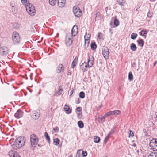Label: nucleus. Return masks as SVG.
<instances>
[{"mask_svg":"<svg viewBox=\"0 0 157 157\" xmlns=\"http://www.w3.org/2000/svg\"><path fill=\"white\" fill-rule=\"evenodd\" d=\"M25 140L24 136H21L17 138L13 144L12 140H10V143L13 147H22L25 145Z\"/></svg>","mask_w":157,"mask_h":157,"instance_id":"1","label":"nucleus"},{"mask_svg":"<svg viewBox=\"0 0 157 157\" xmlns=\"http://www.w3.org/2000/svg\"><path fill=\"white\" fill-rule=\"evenodd\" d=\"M12 40L14 44H19L21 40V37L18 33L14 32L12 34Z\"/></svg>","mask_w":157,"mask_h":157,"instance_id":"2","label":"nucleus"},{"mask_svg":"<svg viewBox=\"0 0 157 157\" xmlns=\"http://www.w3.org/2000/svg\"><path fill=\"white\" fill-rule=\"evenodd\" d=\"M26 10L28 13L31 16H34L35 10L34 6L31 3H28L25 5Z\"/></svg>","mask_w":157,"mask_h":157,"instance_id":"3","label":"nucleus"},{"mask_svg":"<svg viewBox=\"0 0 157 157\" xmlns=\"http://www.w3.org/2000/svg\"><path fill=\"white\" fill-rule=\"evenodd\" d=\"M30 141L31 146L33 147H35L37 144L38 139L36 135H31L30 136Z\"/></svg>","mask_w":157,"mask_h":157,"instance_id":"4","label":"nucleus"},{"mask_svg":"<svg viewBox=\"0 0 157 157\" xmlns=\"http://www.w3.org/2000/svg\"><path fill=\"white\" fill-rule=\"evenodd\" d=\"M102 54L104 58L108 59L109 56V52L108 48L106 46H104L102 48Z\"/></svg>","mask_w":157,"mask_h":157,"instance_id":"5","label":"nucleus"},{"mask_svg":"<svg viewBox=\"0 0 157 157\" xmlns=\"http://www.w3.org/2000/svg\"><path fill=\"white\" fill-rule=\"evenodd\" d=\"M73 12L75 16L79 17L82 15V11L77 6H75L73 8Z\"/></svg>","mask_w":157,"mask_h":157,"instance_id":"6","label":"nucleus"},{"mask_svg":"<svg viewBox=\"0 0 157 157\" xmlns=\"http://www.w3.org/2000/svg\"><path fill=\"white\" fill-rule=\"evenodd\" d=\"M72 36L70 33H67L65 39V43L67 46H69L72 44Z\"/></svg>","mask_w":157,"mask_h":157,"instance_id":"7","label":"nucleus"},{"mask_svg":"<svg viewBox=\"0 0 157 157\" xmlns=\"http://www.w3.org/2000/svg\"><path fill=\"white\" fill-rule=\"evenodd\" d=\"M8 53V49L5 47H3L0 48V54L2 56H5Z\"/></svg>","mask_w":157,"mask_h":157,"instance_id":"8","label":"nucleus"},{"mask_svg":"<svg viewBox=\"0 0 157 157\" xmlns=\"http://www.w3.org/2000/svg\"><path fill=\"white\" fill-rule=\"evenodd\" d=\"M87 63L89 68H90L93 66L94 63V58L93 56H89V59Z\"/></svg>","mask_w":157,"mask_h":157,"instance_id":"9","label":"nucleus"},{"mask_svg":"<svg viewBox=\"0 0 157 157\" xmlns=\"http://www.w3.org/2000/svg\"><path fill=\"white\" fill-rule=\"evenodd\" d=\"M32 117L35 119H37L40 116V112L39 110L33 111L32 115Z\"/></svg>","mask_w":157,"mask_h":157,"instance_id":"10","label":"nucleus"},{"mask_svg":"<svg viewBox=\"0 0 157 157\" xmlns=\"http://www.w3.org/2000/svg\"><path fill=\"white\" fill-rule=\"evenodd\" d=\"M8 154L10 157H21L18 153L14 151H10Z\"/></svg>","mask_w":157,"mask_h":157,"instance_id":"11","label":"nucleus"},{"mask_svg":"<svg viewBox=\"0 0 157 157\" xmlns=\"http://www.w3.org/2000/svg\"><path fill=\"white\" fill-rule=\"evenodd\" d=\"M149 146L151 147H157V139H153L150 142Z\"/></svg>","mask_w":157,"mask_h":157,"instance_id":"12","label":"nucleus"},{"mask_svg":"<svg viewBox=\"0 0 157 157\" xmlns=\"http://www.w3.org/2000/svg\"><path fill=\"white\" fill-rule=\"evenodd\" d=\"M23 112L20 110H18L14 114L15 118L18 119L21 117L23 115Z\"/></svg>","mask_w":157,"mask_h":157,"instance_id":"13","label":"nucleus"},{"mask_svg":"<svg viewBox=\"0 0 157 157\" xmlns=\"http://www.w3.org/2000/svg\"><path fill=\"white\" fill-rule=\"evenodd\" d=\"M80 68L83 72L86 71L87 70V69L89 68L87 63H83L81 65Z\"/></svg>","mask_w":157,"mask_h":157,"instance_id":"14","label":"nucleus"},{"mask_svg":"<svg viewBox=\"0 0 157 157\" xmlns=\"http://www.w3.org/2000/svg\"><path fill=\"white\" fill-rule=\"evenodd\" d=\"M78 32V28L77 26L74 25L73 26L72 30L71 33L72 36H75L77 34Z\"/></svg>","mask_w":157,"mask_h":157,"instance_id":"15","label":"nucleus"},{"mask_svg":"<svg viewBox=\"0 0 157 157\" xmlns=\"http://www.w3.org/2000/svg\"><path fill=\"white\" fill-rule=\"evenodd\" d=\"M66 3V0H58V4L59 6L60 7H63Z\"/></svg>","mask_w":157,"mask_h":157,"instance_id":"16","label":"nucleus"},{"mask_svg":"<svg viewBox=\"0 0 157 157\" xmlns=\"http://www.w3.org/2000/svg\"><path fill=\"white\" fill-rule=\"evenodd\" d=\"M64 110L66 113L69 114L71 113V110H70L69 106L67 105H65L64 107Z\"/></svg>","mask_w":157,"mask_h":157,"instance_id":"17","label":"nucleus"},{"mask_svg":"<svg viewBox=\"0 0 157 157\" xmlns=\"http://www.w3.org/2000/svg\"><path fill=\"white\" fill-rule=\"evenodd\" d=\"M64 70V67H63V65L60 64L57 67V72L58 73H60L61 72L63 71Z\"/></svg>","mask_w":157,"mask_h":157,"instance_id":"18","label":"nucleus"},{"mask_svg":"<svg viewBox=\"0 0 157 157\" xmlns=\"http://www.w3.org/2000/svg\"><path fill=\"white\" fill-rule=\"evenodd\" d=\"M137 42L139 46L142 47L144 44V42L143 39H140L137 40Z\"/></svg>","mask_w":157,"mask_h":157,"instance_id":"19","label":"nucleus"},{"mask_svg":"<svg viewBox=\"0 0 157 157\" xmlns=\"http://www.w3.org/2000/svg\"><path fill=\"white\" fill-rule=\"evenodd\" d=\"M60 142L59 139L58 138H56L53 139V144L57 145L59 144Z\"/></svg>","mask_w":157,"mask_h":157,"instance_id":"20","label":"nucleus"},{"mask_svg":"<svg viewBox=\"0 0 157 157\" xmlns=\"http://www.w3.org/2000/svg\"><path fill=\"white\" fill-rule=\"evenodd\" d=\"M130 48L131 50L133 51H135L137 48V47L136 45L133 43L131 44L130 46Z\"/></svg>","mask_w":157,"mask_h":157,"instance_id":"21","label":"nucleus"},{"mask_svg":"<svg viewBox=\"0 0 157 157\" xmlns=\"http://www.w3.org/2000/svg\"><path fill=\"white\" fill-rule=\"evenodd\" d=\"M77 60V59H76V58L74 59L71 64L72 68H74L76 66Z\"/></svg>","mask_w":157,"mask_h":157,"instance_id":"22","label":"nucleus"},{"mask_svg":"<svg viewBox=\"0 0 157 157\" xmlns=\"http://www.w3.org/2000/svg\"><path fill=\"white\" fill-rule=\"evenodd\" d=\"M63 90L62 88V86H60L58 91L57 92V94L58 95H60L63 93Z\"/></svg>","mask_w":157,"mask_h":157,"instance_id":"23","label":"nucleus"},{"mask_svg":"<svg viewBox=\"0 0 157 157\" xmlns=\"http://www.w3.org/2000/svg\"><path fill=\"white\" fill-rule=\"evenodd\" d=\"M100 140V137L97 136H95L94 139V142L98 143Z\"/></svg>","mask_w":157,"mask_h":157,"instance_id":"24","label":"nucleus"},{"mask_svg":"<svg viewBox=\"0 0 157 157\" xmlns=\"http://www.w3.org/2000/svg\"><path fill=\"white\" fill-rule=\"evenodd\" d=\"M78 124L79 127L81 128H82L84 127V124L81 121H79L78 122Z\"/></svg>","mask_w":157,"mask_h":157,"instance_id":"25","label":"nucleus"},{"mask_svg":"<svg viewBox=\"0 0 157 157\" xmlns=\"http://www.w3.org/2000/svg\"><path fill=\"white\" fill-rule=\"evenodd\" d=\"M106 117H105V115L104 116H103L102 118H100L99 117H98L97 118V117L95 118V119L98 120V121L99 122H103L104 121V120L105 119V118Z\"/></svg>","mask_w":157,"mask_h":157,"instance_id":"26","label":"nucleus"},{"mask_svg":"<svg viewBox=\"0 0 157 157\" xmlns=\"http://www.w3.org/2000/svg\"><path fill=\"white\" fill-rule=\"evenodd\" d=\"M121 113V111L120 110H116L113 111V116L118 115Z\"/></svg>","mask_w":157,"mask_h":157,"instance_id":"27","label":"nucleus"},{"mask_svg":"<svg viewBox=\"0 0 157 157\" xmlns=\"http://www.w3.org/2000/svg\"><path fill=\"white\" fill-rule=\"evenodd\" d=\"M91 47L92 50H94L97 47V45L95 43L93 42L91 43Z\"/></svg>","mask_w":157,"mask_h":157,"instance_id":"28","label":"nucleus"},{"mask_svg":"<svg viewBox=\"0 0 157 157\" xmlns=\"http://www.w3.org/2000/svg\"><path fill=\"white\" fill-rule=\"evenodd\" d=\"M117 2L121 6H124L125 2L124 0H117Z\"/></svg>","mask_w":157,"mask_h":157,"instance_id":"29","label":"nucleus"},{"mask_svg":"<svg viewBox=\"0 0 157 157\" xmlns=\"http://www.w3.org/2000/svg\"><path fill=\"white\" fill-rule=\"evenodd\" d=\"M49 2L50 5L54 6L56 3V0H49Z\"/></svg>","mask_w":157,"mask_h":157,"instance_id":"30","label":"nucleus"},{"mask_svg":"<svg viewBox=\"0 0 157 157\" xmlns=\"http://www.w3.org/2000/svg\"><path fill=\"white\" fill-rule=\"evenodd\" d=\"M128 79L130 81H132L133 79V76L132 73L130 72L128 74Z\"/></svg>","mask_w":157,"mask_h":157,"instance_id":"31","label":"nucleus"},{"mask_svg":"<svg viewBox=\"0 0 157 157\" xmlns=\"http://www.w3.org/2000/svg\"><path fill=\"white\" fill-rule=\"evenodd\" d=\"M90 35L89 33H86L84 36L85 39L90 40Z\"/></svg>","mask_w":157,"mask_h":157,"instance_id":"32","label":"nucleus"},{"mask_svg":"<svg viewBox=\"0 0 157 157\" xmlns=\"http://www.w3.org/2000/svg\"><path fill=\"white\" fill-rule=\"evenodd\" d=\"M110 116H113V111L108 112L105 115V117H106Z\"/></svg>","mask_w":157,"mask_h":157,"instance_id":"33","label":"nucleus"},{"mask_svg":"<svg viewBox=\"0 0 157 157\" xmlns=\"http://www.w3.org/2000/svg\"><path fill=\"white\" fill-rule=\"evenodd\" d=\"M137 36V34L135 33H133L131 35V38L132 39H135Z\"/></svg>","mask_w":157,"mask_h":157,"instance_id":"34","label":"nucleus"},{"mask_svg":"<svg viewBox=\"0 0 157 157\" xmlns=\"http://www.w3.org/2000/svg\"><path fill=\"white\" fill-rule=\"evenodd\" d=\"M53 130L54 132H52V134H54L55 132H58L59 131V128L58 127L56 126L53 128Z\"/></svg>","mask_w":157,"mask_h":157,"instance_id":"35","label":"nucleus"},{"mask_svg":"<svg viewBox=\"0 0 157 157\" xmlns=\"http://www.w3.org/2000/svg\"><path fill=\"white\" fill-rule=\"evenodd\" d=\"M156 153V152H152L148 156V157H155Z\"/></svg>","mask_w":157,"mask_h":157,"instance_id":"36","label":"nucleus"},{"mask_svg":"<svg viewBox=\"0 0 157 157\" xmlns=\"http://www.w3.org/2000/svg\"><path fill=\"white\" fill-rule=\"evenodd\" d=\"M44 135L46 140H48V142H49L50 140V138L48 133L47 132H45V133Z\"/></svg>","mask_w":157,"mask_h":157,"instance_id":"37","label":"nucleus"},{"mask_svg":"<svg viewBox=\"0 0 157 157\" xmlns=\"http://www.w3.org/2000/svg\"><path fill=\"white\" fill-rule=\"evenodd\" d=\"M90 40L85 39V47H88L90 42Z\"/></svg>","mask_w":157,"mask_h":157,"instance_id":"38","label":"nucleus"},{"mask_svg":"<svg viewBox=\"0 0 157 157\" xmlns=\"http://www.w3.org/2000/svg\"><path fill=\"white\" fill-rule=\"evenodd\" d=\"M85 96V93L83 92H81L79 93V97L81 98H84Z\"/></svg>","mask_w":157,"mask_h":157,"instance_id":"39","label":"nucleus"},{"mask_svg":"<svg viewBox=\"0 0 157 157\" xmlns=\"http://www.w3.org/2000/svg\"><path fill=\"white\" fill-rule=\"evenodd\" d=\"M114 23L116 26H117L119 25V21L117 19H115L114 20Z\"/></svg>","mask_w":157,"mask_h":157,"instance_id":"40","label":"nucleus"},{"mask_svg":"<svg viewBox=\"0 0 157 157\" xmlns=\"http://www.w3.org/2000/svg\"><path fill=\"white\" fill-rule=\"evenodd\" d=\"M12 10L13 12L14 13H16L17 12V10H15V8L14 6H12Z\"/></svg>","mask_w":157,"mask_h":157,"instance_id":"41","label":"nucleus"},{"mask_svg":"<svg viewBox=\"0 0 157 157\" xmlns=\"http://www.w3.org/2000/svg\"><path fill=\"white\" fill-rule=\"evenodd\" d=\"M129 137H132L134 136L133 132L131 130L129 131Z\"/></svg>","mask_w":157,"mask_h":157,"instance_id":"42","label":"nucleus"},{"mask_svg":"<svg viewBox=\"0 0 157 157\" xmlns=\"http://www.w3.org/2000/svg\"><path fill=\"white\" fill-rule=\"evenodd\" d=\"M82 156L84 157H86L87 155V152L86 151H82Z\"/></svg>","mask_w":157,"mask_h":157,"instance_id":"43","label":"nucleus"},{"mask_svg":"<svg viewBox=\"0 0 157 157\" xmlns=\"http://www.w3.org/2000/svg\"><path fill=\"white\" fill-rule=\"evenodd\" d=\"M100 17V13L99 12H97L96 13L95 17L96 19L99 18Z\"/></svg>","mask_w":157,"mask_h":157,"instance_id":"44","label":"nucleus"},{"mask_svg":"<svg viewBox=\"0 0 157 157\" xmlns=\"http://www.w3.org/2000/svg\"><path fill=\"white\" fill-rule=\"evenodd\" d=\"M78 115V117L79 119H80L82 117V113H78L77 114Z\"/></svg>","mask_w":157,"mask_h":157,"instance_id":"45","label":"nucleus"},{"mask_svg":"<svg viewBox=\"0 0 157 157\" xmlns=\"http://www.w3.org/2000/svg\"><path fill=\"white\" fill-rule=\"evenodd\" d=\"M76 110L78 112H80L82 110V108L81 107H78L76 108Z\"/></svg>","mask_w":157,"mask_h":157,"instance_id":"46","label":"nucleus"},{"mask_svg":"<svg viewBox=\"0 0 157 157\" xmlns=\"http://www.w3.org/2000/svg\"><path fill=\"white\" fill-rule=\"evenodd\" d=\"M27 0H21V2L24 4L27 2Z\"/></svg>","mask_w":157,"mask_h":157,"instance_id":"47","label":"nucleus"},{"mask_svg":"<svg viewBox=\"0 0 157 157\" xmlns=\"http://www.w3.org/2000/svg\"><path fill=\"white\" fill-rule=\"evenodd\" d=\"M108 140V139L106 138H105L104 140V142H103V144H106V143H107V141Z\"/></svg>","mask_w":157,"mask_h":157,"instance_id":"48","label":"nucleus"},{"mask_svg":"<svg viewBox=\"0 0 157 157\" xmlns=\"http://www.w3.org/2000/svg\"><path fill=\"white\" fill-rule=\"evenodd\" d=\"M144 32H143V36L145 35L147 33V32L146 30H143Z\"/></svg>","mask_w":157,"mask_h":157,"instance_id":"49","label":"nucleus"},{"mask_svg":"<svg viewBox=\"0 0 157 157\" xmlns=\"http://www.w3.org/2000/svg\"><path fill=\"white\" fill-rule=\"evenodd\" d=\"M143 32H144L143 30H142L141 32L139 33V34L140 35H142V36H143Z\"/></svg>","mask_w":157,"mask_h":157,"instance_id":"50","label":"nucleus"},{"mask_svg":"<svg viewBox=\"0 0 157 157\" xmlns=\"http://www.w3.org/2000/svg\"><path fill=\"white\" fill-rule=\"evenodd\" d=\"M151 149H152L154 151H157V149H156V148H152Z\"/></svg>","mask_w":157,"mask_h":157,"instance_id":"51","label":"nucleus"},{"mask_svg":"<svg viewBox=\"0 0 157 157\" xmlns=\"http://www.w3.org/2000/svg\"><path fill=\"white\" fill-rule=\"evenodd\" d=\"M110 134H109L108 135V136H106L105 138H106V139H109V136H110Z\"/></svg>","mask_w":157,"mask_h":157,"instance_id":"52","label":"nucleus"},{"mask_svg":"<svg viewBox=\"0 0 157 157\" xmlns=\"http://www.w3.org/2000/svg\"><path fill=\"white\" fill-rule=\"evenodd\" d=\"M100 33H98V38H100V39L101 38L100 37Z\"/></svg>","mask_w":157,"mask_h":157,"instance_id":"53","label":"nucleus"},{"mask_svg":"<svg viewBox=\"0 0 157 157\" xmlns=\"http://www.w3.org/2000/svg\"><path fill=\"white\" fill-rule=\"evenodd\" d=\"M113 132V131H111L109 132V134H110V135H111V134H112Z\"/></svg>","mask_w":157,"mask_h":157,"instance_id":"54","label":"nucleus"},{"mask_svg":"<svg viewBox=\"0 0 157 157\" xmlns=\"http://www.w3.org/2000/svg\"><path fill=\"white\" fill-rule=\"evenodd\" d=\"M155 115H156V116L155 119L157 121V113H156L155 114Z\"/></svg>","mask_w":157,"mask_h":157,"instance_id":"55","label":"nucleus"},{"mask_svg":"<svg viewBox=\"0 0 157 157\" xmlns=\"http://www.w3.org/2000/svg\"><path fill=\"white\" fill-rule=\"evenodd\" d=\"M73 90H72L71 92V93H70V95H71L72 94H73Z\"/></svg>","mask_w":157,"mask_h":157,"instance_id":"56","label":"nucleus"},{"mask_svg":"<svg viewBox=\"0 0 157 157\" xmlns=\"http://www.w3.org/2000/svg\"><path fill=\"white\" fill-rule=\"evenodd\" d=\"M156 63H157V61L155 62L154 63V66H155V65L156 64Z\"/></svg>","mask_w":157,"mask_h":157,"instance_id":"57","label":"nucleus"},{"mask_svg":"<svg viewBox=\"0 0 157 157\" xmlns=\"http://www.w3.org/2000/svg\"><path fill=\"white\" fill-rule=\"evenodd\" d=\"M72 157V155H70V156H69V157Z\"/></svg>","mask_w":157,"mask_h":157,"instance_id":"58","label":"nucleus"},{"mask_svg":"<svg viewBox=\"0 0 157 157\" xmlns=\"http://www.w3.org/2000/svg\"><path fill=\"white\" fill-rule=\"evenodd\" d=\"M157 157V153H156V157Z\"/></svg>","mask_w":157,"mask_h":157,"instance_id":"59","label":"nucleus"},{"mask_svg":"<svg viewBox=\"0 0 157 157\" xmlns=\"http://www.w3.org/2000/svg\"><path fill=\"white\" fill-rule=\"evenodd\" d=\"M103 157H108L107 156H104Z\"/></svg>","mask_w":157,"mask_h":157,"instance_id":"60","label":"nucleus"},{"mask_svg":"<svg viewBox=\"0 0 157 157\" xmlns=\"http://www.w3.org/2000/svg\"><path fill=\"white\" fill-rule=\"evenodd\" d=\"M40 94V92H39L38 93L39 94Z\"/></svg>","mask_w":157,"mask_h":157,"instance_id":"61","label":"nucleus"},{"mask_svg":"<svg viewBox=\"0 0 157 157\" xmlns=\"http://www.w3.org/2000/svg\"><path fill=\"white\" fill-rule=\"evenodd\" d=\"M79 102H78V103H77V104H78V103H79Z\"/></svg>","mask_w":157,"mask_h":157,"instance_id":"62","label":"nucleus"},{"mask_svg":"<svg viewBox=\"0 0 157 157\" xmlns=\"http://www.w3.org/2000/svg\"><path fill=\"white\" fill-rule=\"evenodd\" d=\"M38 146H40V145L39 144H38Z\"/></svg>","mask_w":157,"mask_h":157,"instance_id":"63","label":"nucleus"},{"mask_svg":"<svg viewBox=\"0 0 157 157\" xmlns=\"http://www.w3.org/2000/svg\"><path fill=\"white\" fill-rule=\"evenodd\" d=\"M16 150H17V148H16L15 149Z\"/></svg>","mask_w":157,"mask_h":157,"instance_id":"64","label":"nucleus"}]
</instances>
